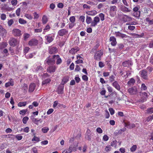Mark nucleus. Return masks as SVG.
Here are the masks:
<instances>
[{
	"instance_id": "nucleus-1",
	"label": "nucleus",
	"mask_w": 153,
	"mask_h": 153,
	"mask_svg": "<svg viewBox=\"0 0 153 153\" xmlns=\"http://www.w3.org/2000/svg\"><path fill=\"white\" fill-rule=\"evenodd\" d=\"M103 52L102 51H97L95 54L94 58L96 60L99 61L100 60L101 56L103 55Z\"/></svg>"
},
{
	"instance_id": "nucleus-2",
	"label": "nucleus",
	"mask_w": 153,
	"mask_h": 153,
	"mask_svg": "<svg viewBox=\"0 0 153 153\" xmlns=\"http://www.w3.org/2000/svg\"><path fill=\"white\" fill-rule=\"evenodd\" d=\"M45 64H47L48 65H52L55 64V60L54 58H53V56L52 58L48 57L45 61Z\"/></svg>"
},
{
	"instance_id": "nucleus-3",
	"label": "nucleus",
	"mask_w": 153,
	"mask_h": 153,
	"mask_svg": "<svg viewBox=\"0 0 153 153\" xmlns=\"http://www.w3.org/2000/svg\"><path fill=\"white\" fill-rule=\"evenodd\" d=\"M19 43V42L16 39L13 38H10L9 41L10 45L13 47L16 46Z\"/></svg>"
},
{
	"instance_id": "nucleus-4",
	"label": "nucleus",
	"mask_w": 153,
	"mask_h": 153,
	"mask_svg": "<svg viewBox=\"0 0 153 153\" xmlns=\"http://www.w3.org/2000/svg\"><path fill=\"white\" fill-rule=\"evenodd\" d=\"M110 14L111 16H114L116 14L117 7L116 6H111L110 7Z\"/></svg>"
},
{
	"instance_id": "nucleus-5",
	"label": "nucleus",
	"mask_w": 153,
	"mask_h": 153,
	"mask_svg": "<svg viewBox=\"0 0 153 153\" xmlns=\"http://www.w3.org/2000/svg\"><path fill=\"white\" fill-rule=\"evenodd\" d=\"M128 92L131 95L136 94L137 92V88L135 87H133L129 88L128 90Z\"/></svg>"
},
{
	"instance_id": "nucleus-6",
	"label": "nucleus",
	"mask_w": 153,
	"mask_h": 153,
	"mask_svg": "<svg viewBox=\"0 0 153 153\" xmlns=\"http://www.w3.org/2000/svg\"><path fill=\"white\" fill-rule=\"evenodd\" d=\"M7 33V30L0 25V35L2 37H5Z\"/></svg>"
},
{
	"instance_id": "nucleus-7",
	"label": "nucleus",
	"mask_w": 153,
	"mask_h": 153,
	"mask_svg": "<svg viewBox=\"0 0 153 153\" xmlns=\"http://www.w3.org/2000/svg\"><path fill=\"white\" fill-rule=\"evenodd\" d=\"M13 34L16 36H19L22 35L21 31L18 29H13L12 31Z\"/></svg>"
},
{
	"instance_id": "nucleus-8",
	"label": "nucleus",
	"mask_w": 153,
	"mask_h": 153,
	"mask_svg": "<svg viewBox=\"0 0 153 153\" xmlns=\"http://www.w3.org/2000/svg\"><path fill=\"white\" fill-rule=\"evenodd\" d=\"M68 31L65 29H63L59 31L58 34L60 36H62L65 35L68 33Z\"/></svg>"
},
{
	"instance_id": "nucleus-9",
	"label": "nucleus",
	"mask_w": 153,
	"mask_h": 153,
	"mask_svg": "<svg viewBox=\"0 0 153 153\" xmlns=\"http://www.w3.org/2000/svg\"><path fill=\"white\" fill-rule=\"evenodd\" d=\"M38 44V41L35 39H32L29 41L28 44L30 46L37 45Z\"/></svg>"
},
{
	"instance_id": "nucleus-10",
	"label": "nucleus",
	"mask_w": 153,
	"mask_h": 153,
	"mask_svg": "<svg viewBox=\"0 0 153 153\" xmlns=\"http://www.w3.org/2000/svg\"><path fill=\"white\" fill-rule=\"evenodd\" d=\"M140 73L141 74V76L143 79H147V73L146 71L143 70L140 71Z\"/></svg>"
},
{
	"instance_id": "nucleus-11",
	"label": "nucleus",
	"mask_w": 153,
	"mask_h": 153,
	"mask_svg": "<svg viewBox=\"0 0 153 153\" xmlns=\"http://www.w3.org/2000/svg\"><path fill=\"white\" fill-rule=\"evenodd\" d=\"M53 58H54V60H56V64L57 65L61 63L62 60L60 58L59 56L57 55H54L53 56Z\"/></svg>"
},
{
	"instance_id": "nucleus-12",
	"label": "nucleus",
	"mask_w": 153,
	"mask_h": 153,
	"mask_svg": "<svg viewBox=\"0 0 153 153\" xmlns=\"http://www.w3.org/2000/svg\"><path fill=\"white\" fill-rule=\"evenodd\" d=\"M56 69V67L54 66H49L47 69V71L49 73L54 72Z\"/></svg>"
},
{
	"instance_id": "nucleus-13",
	"label": "nucleus",
	"mask_w": 153,
	"mask_h": 153,
	"mask_svg": "<svg viewBox=\"0 0 153 153\" xmlns=\"http://www.w3.org/2000/svg\"><path fill=\"white\" fill-rule=\"evenodd\" d=\"M79 50V48L77 47H76L74 48H73L69 51L70 53L74 54H75Z\"/></svg>"
},
{
	"instance_id": "nucleus-14",
	"label": "nucleus",
	"mask_w": 153,
	"mask_h": 153,
	"mask_svg": "<svg viewBox=\"0 0 153 153\" xmlns=\"http://www.w3.org/2000/svg\"><path fill=\"white\" fill-rule=\"evenodd\" d=\"M36 87V85L34 83H31L29 85V91L32 92L34 90Z\"/></svg>"
},
{
	"instance_id": "nucleus-15",
	"label": "nucleus",
	"mask_w": 153,
	"mask_h": 153,
	"mask_svg": "<svg viewBox=\"0 0 153 153\" xmlns=\"http://www.w3.org/2000/svg\"><path fill=\"white\" fill-rule=\"evenodd\" d=\"M110 41L111 42V44L112 45L114 46L115 45L117 44L116 39L114 36H111L110 38Z\"/></svg>"
},
{
	"instance_id": "nucleus-16",
	"label": "nucleus",
	"mask_w": 153,
	"mask_h": 153,
	"mask_svg": "<svg viewBox=\"0 0 153 153\" xmlns=\"http://www.w3.org/2000/svg\"><path fill=\"white\" fill-rule=\"evenodd\" d=\"M112 85L117 90L119 91L120 89V86L117 81H115L112 84Z\"/></svg>"
},
{
	"instance_id": "nucleus-17",
	"label": "nucleus",
	"mask_w": 153,
	"mask_h": 153,
	"mask_svg": "<svg viewBox=\"0 0 153 153\" xmlns=\"http://www.w3.org/2000/svg\"><path fill=\"white\" fill-rule=\"evenodd\" d=\"M115 35L116 37H120L122 38L126 37L127 36L125 34L121 33L119 32H115Z\"/></svg>"
},
{
	"instance_id": "nucleus-18",
	"label": "nucleus",
	"mask_w": 153,
	"mask_h": 153,
	"mask_svg": "<svg viewBox=\"0 0 153 153\" xmlns=\"http://www.w3.org/2000/svg\"><path fill=\"white\" fill-rule=\"evenodd\" d=\"M45 38L48 43L51 42L53 40V38L49 35H46L45 36Z\"/></svg>"
},
{
	"instance_id": "nucleus-19",
	"label": "nucleus",
	"mask_w": 153,
	"mask_h": 153,
	"mask_svg": "<svg viewBox=\"0 0 153 153\" xmlns=\"http://www.w3.org/2000/svg\"><path fill=\"white\" fill-rule=\"evenodd\" d=\"M123 19L125 22H129L132 20V18L127 15H125L123 16Z\"/></svg>"
},
{
	"instance_id": "nucleus-20",
	"label": "nucleus",
	"mask_w": 153,
	"mask_h": 153,
	"mask_svg": "<svg viewBox=\"0 0 153 153\" xmlns=\"http://www.w3.org/2000/svg\"><path fill=\"white\" fill-rule=\"evenodd\" d=\"M120 9L121 10L124 12H129L131 11V10L130 9L123 5H122L121 6Z\"/></svg>"
},
{
	"instance_id": "nucleus-21",
	"label": "nucleus",
	"mask_w": 153,
	"mask_h": 153,
	"mask_svg": "<svg viewBox=\"0 0 153 153\" xmlns=\"http://www.w3.org/2000/svg\"><path fill=\"white\" fill-rule=\"evenodd\" d=\"M86 13L89 15L94 16L97 14V12L96 10H94L86 12Z\"/></svg>"
},
{
	"instance_id": "nucleus-22",
	"label": "nucleus",
	"mask_w": 153,
	"mask_h": 153,
	"mask_svg": "<svg viewBox=\"0 0 153 153\" xmlns=\"http://www.w3.org/2000/svg\"><path fill=\"white\" fill-rule=\"evenodd\" d=\"M69 80V77L68 76H65L62 79L61 84L64 85Z\"/></svg>"
},
{
	"instance_id": "nucleus-23",
	"label": "nucleus",
	"mask_w": 153,
	"mask_h": 153,
	"mask_svg": "<svg viewBox=\"0 0 153 153\" xmlns=\"http://www.w3.org/2000/svg\"><path fill=\"white\" fill-rule=\"evenodd\" d=\"M141 96L142 97V98H143V100H141L143 102L146 100V98L147 97V93L145 92L142 93Z\"/></svg>"
},
{
	"instance_id": "nucleus-24",
	"label": "nucleus",
	"mask_w": 153,
	"mask_h": 153,
	"mask_svg": "<svg viewBox=\"0 0 153 153\" xmlns=\"http://www.w3.org/2000/svg\"><path fill=\"white\" fill-rule=\"evenodd\" d=\"M57 52V48L55 47H52L50 48L49 50L50 53L52 54L55 53Z\"/></svg>"
},
{
	"instance_id": "nucleus-25",
	"label": "nucleus",
	"mask_w": 153,
	"mask_h": 153,
	"mask_svg": "<svg viewBox=\"0 0 153 153\" xmlns=\"http://www.w3.org/2000/svg\"><path fill=\"white\" fill-rule=\"evenodd\" d=\"M135 80L133 78H131L128 82V85H133L135 82Z\"/></svg>"
},
{
	"instance_id": "nucleus-26",
	"label": "nucleus",
	"mask_w": 153,
	"mask_h": 153,
	"mask_svg": "<svg viewBox=\"0 0 153 153\" xmlns=\"http://www.w3.org/2000/svg\"><path fill=\"white\" fill-rule=\"evenodd\" d=\"M131 62L129 61H127L124 62L123 63V65L125 67H128L131 65Z\"/></svg>"
},
{
	"instance_id": "nucleus-27",
	"label": "nucleus",
	"mask_w": 153,
	"mask_h": 153,
	"mask_svg": "<svg viewBox=\"0 0 153 153\" xmlns=\"http://www.w3.org/2000/svg\"><path fill=\"white\" fill-rule=\"evenodd\" d=\"M14 85V82L13 81H10L7 82L5 84V86L7 88L10 86H13Z\"/></svg>"
},
{
	"instance_id": "nucleus-28",
	"label": "nucleus",
	"mask_w": 153,
	"mask_h": 153,
	"mask_svg": "<svg viewBox=\"0 0 153 153\" xmlns=\"http://www.w3.org/2000/svg\"><path fill=\"white\" fill-rule=\"evenodd\" d=\"M50 29V27L49 25H46L44 29H43V33L44 34H45L46 32L48 31Z\"/></svg>"
},
{
	"instance_id": "nucleus-29",
	"label": "nucleus",
	"mask_w": 153,
	"mask_h": 153,
	"mask_svg": "<svg viewBox=\"0 0 153 153\" xmlns=\"http://www.w3.org/2000/svg\"><path fill=\"white\" fill-rule=\"evenodd\" d=\"M125 126L127 128H134L135 127V125L134 124L128 123V124L126 125Z\"/></svg>"
},
{
	"instance_id": "nucleus-30",
	"label": "nucleus",
	"mask_w": 153,
	"mask_h": 153,
	"mask_svg": "<svg viewBox=\"0 0 153 153\" xmlns=\"http://www.w3.org/2000/svg\"><path fill=\"white\" fill-rule=\"evenodd\" d=\"M48 20L47 16L44 15L42 18V22L43 24H45L48 22Z\"/></svg>"
},
{
	"instance_id": "nucleus-31",
	"label": "nucleus",
	"mask_w": 153,
	"mask_h": 153,
	"mask_svg": "<svg viewBox=\"0 0 153 153\" xmlns=\"http://www.w3.org/2000/svg\"><path fill=\"white\" fill-rule=\"evenodd\" d=\"M73 151V149H72V146L71 145L68 149L67 150H66V151H64L63 152H62V153H64V152L65 153H71Z\"/></svg>"
},
{
	"instance_id": "nucleus-32",
	"label": "nucleus",
	"mask_w": 153,
	"mask_h": 153,
	"mask_svg": "<svg viewBox=\"0 0 153 153\" xmlns=\"http://www.w3.org/2000/svg\"><path fill=\"white\" fill-rule=\"evenodd\" d=\"M86 22L87 24H89L91 23L92 22V19L89 16H87L86 19Z\"/></svg>"
},
{
	"instance_id": "nucleus-33",
	"label": "nucleus",
	"mask_w": 153,
	"mask_h": 153,
	"mask_svg": "<svg viewBox=\"0 0 153 153\" xmlns=\"http://www.w3.org/2000/svg\"><path fill=\"white\" fill-rule=\"evenodd\" d=\"M35 53H31L27 55L26 57L27 59H30L32 58L33 56L36 55Z\"/></svg>"
},
{
	"instance_id": "nucleus-34",
	"label": "nucleus",
	"mask_w": 153,
	"mask_h": 153,
	"mask_svg": "<svg viewBox=\"0 0 153 153\" xmlns=\"http://www.w3.org/2000/svg\"><path fill=\"white\" fill-rule=\"evenodd\" d=\"M51 79H47L42 81V85H46L47 84L49 83Z\"/></svg>"
},
{
	"instance_id": "nucleus-35",
	"label": "nucleus",
	"mask_w": 153,
	"mask_h": 153,
	"mask_svg": "<svg viewBox=\"0 0 153 153\" xmlns=\"http://www.w3.org/2000/svg\"><path fill=\"white\" fill-rule=\"evenodd\" d=\"M19 23L21 24H24L27 23V21L26 20L22 18L19 19Z\"/></svg>"
},
{
	"instance_id": "nucleus-36",
	"label": "nucleus",
	"mask_w": 153,
	"mask_h": 153,
	"mask_svg": "<svg viewBox=\"0 0 153 153\" xmlns=\"http://www.w3.org/2000/svg\"><path fill=\"white\" fill-rule=\"evenodd\" d=\"M7 45L8 44L6 42H2L0 47V49H1L6 47L7 46Z\"/></svg>"
},
{
	"instance_id": "nucleus-37",
	"label": "nucleus",
	"mask_w": 153,
	"mask_h": 153,
	"mask_svg": "<svg viewBox=\"0 0 153 153\" xmlns=\"http://www.w3.org/2000/svg\"><path fill=\"white\" fill-rule=\"evenodd\" d=\"M49 130V128L47 127H44L42 128V132L44 133L47 132Z\"/></svg>"
},
{
	"instance_id": "nucleus-38",
	"label": "nucleus",
	"mask_w": 153,
	"mask_h": 153,
	"mask_svg": "<svg viewBox=\"0 0 153 153\" xmlns=\"http://www.w3.org/2000/svg\"><path fill=\"white\" fill-rule=\"evenodd\" d=\"M26 104V102H20L18 104V106L19 107L25 106Z\"/></svg>"
},
{
	"instance_id": "nucleus-39",
	"label": "nucleus",
	"mask_w": 153,
	"mask_h": 153,
	"mask_svg": "<svg viewBox=\"0 0 153 153\" xmlns=\"http://www.w3.org/2000/svg\"><path fill=\"white\" fill-rule=\"evenodd\" d=\"M137 148V146L136 145H134L130 148V151L131 152H135Z\"/></svg>"
},
{
	"instance_id": "nucleus-40",
	"label": "nucleus",
	"mask_w": 153,
	"mask_h": 153,
	"mask_svg": "<svg viewBox=\"0 0 153 153\" xmlns=\"http://www.w3.org/2000/svg\"><path fill=\"white\" fill-rule=\"evenodd\" d=\"M0 18L1 20H4L6 18V16L5 14L4 13L1 14L0 15Z\"/></svg>"
},
{
	"instance_id": "nucleus-41",
	"label": "nucleus",
	"mask_w": 153,
	"mask_h": 153,
	"mask_svg": "<svg viewBox=\"0 0 153 153\" xmlns=\"http://www.w3.org/2000/svg\"><path fill=\"white\" fill-rule=\"evenodd\" d=\"M140 11L134 12L133 15L137 17H139L140 16Z\"/></svg>"
},
{
	"instance_id": "nucleus-42",
	"label": "nucleus",
	"mask_w": 153,
	"mask_h": 153,
	"mask_svg": "<svg viewBox=\"0 0 153 153\" xmlns=\"http://www.w3.org/2000/svg\"><path fill=\"white\" fill-rule=\"evenodd\" d=\"M140 88L142 90H146L147 89V87L145 84L143 83L141 85Z\"/></svg>"
},
{
	"instance_id": "nucleus-43",
	"label": "nucleus",
	"mask_w": 153,
	"mask_h": 153,
	"mask_svg": "<svg viewBox=\"0 0 153 153\" xmlns=\"http://www.w3.org/2000/svg\"><path fill=\"white\" fill-rule=\"evenodd\" d=\"M85 139L87 140L90 141L91 140V134H86L85 137Z\"/></svg>"
},
{
	"instance_id": "nucleus-44",
	"label": "nucleus",
	"mask_w": 153,
	"mask_h": 153,
	"mask_svg": "<svg viewBox=\"0 0 153 153\" xmlns=\"http://www.w3.org/2000/svg\"><path fill=\"white\" fill-rule=\"evenodd\" d=\"M28 119L29 118L27 117H24L22 119V122L24 124H26Z\"/></svg>"
},
{
	"instance_id": "nucleus-45",
	"label": "nucleus",
	"mask_w": 153,
	"mask_h": 153,
	"mask_svg": "<svg viewBox=\"0 0 153 153\" xmlns=\"http://www.w3.org/2000/svg\"><path fill=\"white\" fill-rule=\"evenodd\" d=\"M30 49V48L28 47H25L24 50V53L25 55L26 53H28Z\"/></svg>"
},
{
	"instance_id": "nucleus-46",
	"label": "nucleus",
	"mask_w": 153,
	"mask_h": 153,
	"mask_svg": "<svg viewBox=\"0 0 153 153\" xmlns=\"http://www.w3.org/2000/svg\"><path fill=\"white\" fill-rule=\"evenodd\" d=\"M14 23V21L13 19H10L8 22V25L9 26H10Z\"/></svg>"
},
{
	"instance_id": "nucleus-47",
	"label": "nucleus",
	"mask_w": 153,
	"mask_h": 153,
	"mask_svg": "<svg viewBox=\"0 0 153 153\" xmlns=\"http://www.w3.org/2000/svg\"><path fill=\"white\" fill-rule=\"evenodd\" d=\"M43 68L42 66H37L36 69L35 71L36 72H38L40 71H42Z\"/></svg>"
},
{
	"instance_id": "nucleus-48",
	"label": "nucleus",
	"mask_w": 153,
	"mask_h": 153,
	"mask_svg": "<svg viewBox=\"0 0 153 153\" xmlns=\"http://www.w3.org/2000/svg\"><path fill=\"white\" fill-rule=\"evenodd\" d=\"M25 16L30 20L32 19L33 18L32 16L28 14H25Z\"/></svg>"
},
{
	"instance_id": "nucleus-49",
	"label": "nucleus",
	"mask_w": 153,
	"mask_h": 153,
	"mask_svg": "<svg viewBox=\"0 0 153 153\" xmlns=\"http://www.w3.org/2000/svg\"><path fill=\"white\" fill-rule=\"evenodd\" d=\"M69 20L71 23H74L75 21V17L74 16H72L70 17Z\"/></svg>"
},
{
	"instance_id": "nucleus-50",
	"label": "nucleus",
	"mask_w": 153,
	"mask_h": 153,
	"mask_svg": "<svg viewBox=\"0 0 153 153\" xmlns=\"http://www.w3.org/2000/svg\"><path fill=\"white\" fill-rule=\"evenodd\" d=\"M99 16L100 17L101 20L103 21L104 20V15L103 13H100L99 14Z\"/></svg>"
},
{
	"instance_id": "nucleus-51",
	"label": "nucleus",
	"mask_w": 153,
	"mask_h": 153,
	"mask_svg": "<svg viewBox=\"0 0 153 153\" xmlns=\"http://www.w3.org/2000/svg\"><path fill=\"white\" fill-rule=\"evenodd\" d=\"M63 19H64L63 22V23L61 25V28H63L65 26V24L64 23V22H65V20L67 21H68V19L66 18H63Z\"/></svg>"
},
{
	"instance_id": "nucleus-52",
	"label": "nucleus",
	"mask_w": 153,
	"mask_h": 153,
	"mask_svg": "<svg viewBox=\"0 0 153 153\" xmlns=\"http://www.w3.org/2000/svg\"><path fill=\"white\" fill-rule=\"evenodd\" d=\"M15 137L19 140H22L23 138L22 136L19 135H16Z\"/></svg>"
},
{
	"instance_id": "nucleus-53",
	"label": "nucleus",
	"mask_w": 153,
	"mask_h": 153,
	"mask_svg": "<svg viewBox=\"0 0 153 153\" xmlns=\"http://www.w3.org/2000/svg\"><path fill=\"white\" fill-rule=\"evenodd\" d=\"M93 21L97 23L98 22H99L100 21L99 18L97 16H96L94 18V20Z\"/></svg>"
},
{
	"instance_id": "nucleus-54",
	"label": "nucleus",
	"mask_w": 153,
	"mask_h": 153,
	"mask_svg": "<svg viewBox=\"0 0 153 153\" xmlns=\"http://www.w3.org/2000/svg\"><path fill=\"white\" fill-rule=\"evenodd\" d=\"M21 11V9L20 8H18L16 11V15L19 16L20 15Z\"/></svg>"
},
{
	"instance_id": "nucleus-55",
	"label": "nucleus",
	"mask_w": 153,
	"mask_h": 153,
	"mask_svg": "<svg viewBox=\"0 0 153 153\" xmlns=\"http://www.w3.org/2000/svg\"><path fill=\"white\" fill-rule=\"evenodd\" d=\"M111 148L110 146H106L105 148V150L106 152H108L111 150Z\"/></svg>"
},
{
	"instance_id": "nucleus-56",
	"label": "nucleus",
	"mask_w": 153,
	"mask_h": 153,
	"mask_svg": "<svg viewBox=\"0 0 153 153\" xmlns=\"http://www.w3.org/2000/svg\"><path fill=\"white\" fill-rule=\"evenodd\" d=\"M11 4L13 6H15L17 3V0H12L11 2Z\"/></svg>"
},
{
	"instance_id": "nucleus-57",
	"label": "nucleus",
	"mask_w": 153,
	"mask_h": 153,
	"mask_svg": "<svg viewBox=\"0 0 153 153\" xmlns=\"http://www.w3.org/2000/svg\"><path fill=\"white\" fill-rule=\"evenodd\" d=\"M114 78H115V77L113 75L110 76L109 77V80H110V81L111 82H112L114 81Z\"/></svg>"
},
{
	"instance_id": "nucleus-58",
	"label": "nucleus",
	"mask_w": 153,
	"mask_h": 153,
	"mask_svg": "<svg viewBox=\"0 0 153 153\" xmlns=\"http://www.w3.org/2000/svg\"><path fill=\"white\" fill-rule=\"evenodd\" d=\"M109 111H110V114L111 115H112L114 114L115 111L113 108H109Z\"/></svg>"
},
{
	"instance_id": "nucleus-59",
	"label": "nucleus",
	"mask_w": 153,
	"mask_h": 153,
	"mask_svg": "<svg viewBox=\"0 0 153 153\" xmlns=\"http://www.w3.org/2000/svg\"><path fill=\"white\" fill-rule=\"evenodd\" d=\"M107 88L109 92L111 93L113 92V88L111 87L108 86L107 87Z\"/></svg>"
},
{
	"instance_id": "nucleus-60",
	"label": "nucleus",
	"mask_w": 153,
	"mask_h": 153,
	"mask_svg": "<svg viewBox=\"0 0 153 153\" xmlns=\"http://www.w3.org/2000/svg\"><path fill=\"white\" fill-rule=\"evenodd\" d=\"M23 36H24V39L25 40H26L29 37L30 35L28 33H25L24 34Z\"/></svg>"
},
{
	"instance_id": "nucleus-61",
	"label": "nucleus",
	"mask_w": 153,
	"mask_h": 153,
	"mask_svg": "<svg viewBox=\"0 0 153 153\" xmlns=\"http://www.w3.org/2000/svg\"><path fill=\"white\" fill-rule=\"evenodd\" d=\"M110 115L109 112L107 110L105 111V117L107 119L109 117Z\"/></svg>"
},
{
	"instance_id": "nucleus-62",
	"label": "nucleus",
	"mask_w": 153,
	"mask_h": 153,
	"mask_svg": "<svg viewBox=\"0 0 153 153\" xmlns=\"http://www.w3.org/2000/svg\"><path fill=\"white\" fill-rule=\"evenodd\" d=\"M79 20L81 21L82 22H84L85 19V16H82L80 17Z\"/></svg>"
},
{
	"instance_id": "nucleus-63",
	"label": "nucleus",
	"mask_w": 153,
	"mask_h": 153,
	"mask_svg": "<svg viewBox=\"0 0 153 153\" xmlns=\"http://www.w3.org/2000/svg\"><path fill=\"white\" fill-rule=\"evenodd\" d=\"M97 131L99 134H101L102 132V130L101 128L100 127L96 129Z\"/></svg>"
},
{
	"instance_id": "nucleus-64",
	"label": "nucleus",
	"mask_w": 153,
	"mask_h": 153,
	"mask_svg": "<svg viewBox=\"0 0 153 153\" xmlns=\"http://www.w3.org/2000/svg\"><path fill=\"white\" fill-rule=\"evenodd\" d=\"M147 112L149 114H151L153 113V108L148 109L147 110Z\"/></svg>"
}]
</instances>
